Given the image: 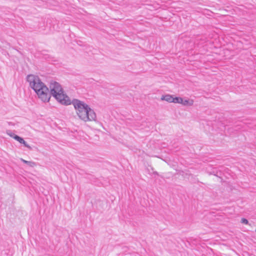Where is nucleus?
<instances>
[{"label":"nucleus","mask_w":256,"mask_h":256,"mask_svg":"<svg viewBox=\"0 0 256 256\" xmlns=\"http://www.w3.org/2000/svg\"><path fill=\"white\" fill-rule=\"evenodd\" d=\"M184 106H191L194 104V100L190 99H183L181 103Z\"/></svg>","instance_id":"nucleus-5"},{"label":"nucleus","mask_w":256,"mask_h":256,"mask_svg":"<svg viewBox=\"0 0 256 256\" xmlns=\"http://www.w3.org/2000/svg\"><path fill=\"white\" fill-rule=\"evenodd\" d=\"M26 79L30 88L34 90L38 98L42 102H48L51 96H52L62 104L69 105L71 104L70 98L64 94L62 86L58 82H53L50 83V91L48 88L38 76L30 74L27 76Z\"/></svg>","instance_id":"nucleus-1"},{"label":"nucleus","mask_w":256,"mask_h":256,"mask_svg":"<svg viewBox=\"0 0 256 256\" xmlns=\"http://www.w3.org/2000/svg\"><path fill=\"white\" fill-rule=\"evenodd\" d=\"M14 140L20 143L23 144L25 147L29 149H31L30 146L28 145L22 138L18 136H15Z\"/></svg>","instance_id":"nucleus-3"},{"label":"nucleus","mask_w":256,"mask_h":256,"mask_svg":"<svg viewBox=\"0 0 256 256\" xmlns=\"http://www.w3.org/2000/svg\"><path fill=\"white\" fill-rule=\"evenodd\" d=\"M6 134L14 138V139L15 136H18L17 135L15 134L12 130H8L6 132Z\"/></svg>","instance_id":"nucleus-8"},{"label":"nucleus","mask_w":256,"mask_h":256,"mask_svg":"<svg viewBox=\"0 0 256 256\" xmlns=\"http://www.w3.org/2000/svg\"><path fill=\"white\" fill-rule=\"evenodd\" d=\"M182 102V98L180 97H175L174 98V101H172V102L176 103V104H180Z\"/></svg>","instance_id":"nucleus-7"},{"label":"nucleus","mask_w":256,"mask_h":256,"mask_svg":"<svg viewBox=\"0 0 256 256\" xmlns=\"http://www.w3.org/2000/svg\"><path fill=\"white\" fill-rule=\"evenodd\" d=\"M20 160L24 163L28 164L30 167H34L36 166V163L34 162L28 161V160H24L23 158H20Z\"/></svg>","instance_id":"nucleus-6"},{"label":"nucleus","mask_w":256,"mask_h":256,"mask_svg":"<svg viewBox=\"0 0 256 256\" xmlns=\"http://www.w3.org/2000/svg\"><path fill=\"white\" fill-rule=\"evenodd\" d=\"M161 100L169 102H172V101H174V97L170 94H166L162 96L161 98Z\"/></svg>","instance_id":"nucleus-4"},{"label":"nucleus","mask_w":256,"mask_h":256,"mask_svg":"<svg viewBox=\"0 0 256 256\" xmlns=\"http://www.w3.org/2000/svg\"><path fill=\"white\" fill-rule=\"evenodd\" d=\"M241 222L242 224H248V220L245 218H242Z\"/></svg>","instance_id":"nucleus-9"},{"label":"nucleus","mask_w":256,"mask_h":256,"mask_svg":"<svg viewBox=\"0 0 256 256\" xmlns=\"http://www.w3.org/2000/svg\"><path fill=\"white\" fill-rule=\"evenodd\" d=\"M71 103L74 106L78 117L82 120L87 122L95 120L96 114L94 110L83 102L74 99Z\"/></svg>","instance_id":"nucleus-2"}]
</instances>
